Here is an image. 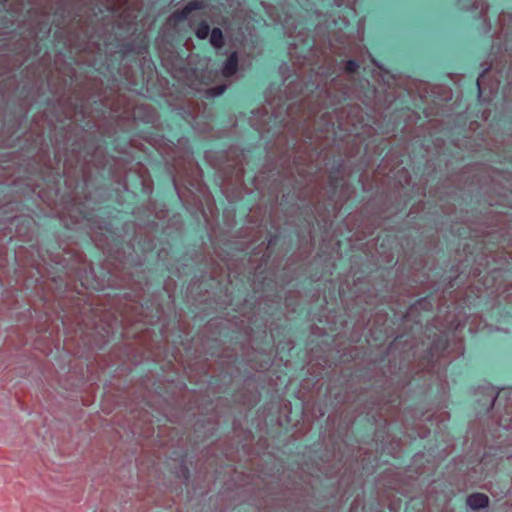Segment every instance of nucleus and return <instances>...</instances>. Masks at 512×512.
I'll use <instances>...</instances> for the list:
<instances>
[{"instance_id": "obj_1", "label": "nucleus", "mask_w": 512, "mask_h": 512, "mask_svg": "<svg viewBox=\"0 0 512 512\" xmlns=\"http://www.w3.org/2000/svg\"><path fill=\"white\" fill-rule=\"evenodd\" d=\"M488 503V497L482 493H475L467 498V504L469 505V507L475 510L487 507Z\"/></svg>"}, {"instance_id": "obj_2", "label": "nucleus", "mask_w": 512, "mask_h": 512, "mask_svg": "<svg viewBox=\"0 0 512 512\" xmlns=\"http://www.w3.org/2000/svg\"><path fill=\"white\" fill-rule=\"evenodd\" d=\"M237 69V55L233 53L229 56L227 62L223 67V75L231 76L236 72Z\"/></svg>"}, {"instance_id": "obj_3", "label": "nucleus", "mask_w": 512, "mask_h": 512, "mask_svg": "<svg viewBox=\"0 0 512 512\" xmlns=\"http://www.w3.org/2000/svg\"><path fill=\"white\" fill-rule=\"evenodd\" d=\"M210 42L215 48H220L223 44L222 32L220 29L215 28L210 35Z\"/></svg>"}, {"instance_id": "obj_4", "label": "nucleus", "mask_w": 512, "mask_h": 512, "mask_svg": "<svg viewBox=\"0 0 512 512\" xmlns=\"http://www.w3.org/2000/svg\"><path fill=\"white\" fill-rule=\"evenodd\" d=\"M209 26L205 23H202L199 25V27L196 30V35L200 39H205L209 34Z\"/></svg>"}, {"instance_id": "obj_5", "label": "nucleus", "mask_w": 512, "mask_h": 512, "mask_svg": "<svg viewBox=\"0 0 512 512\" xmlns=\"http://www.w3.org/2000/svg\"><path fill=\"white\" fill-rule=\"evenodd\" d=\"M200 8V5L197 3V2H190L182 11V15L181 17L182 18H185L187 17V15L192 11V10H195V9H198Z\"/></svg>"}, {"instance_id": "obj_6", "label": "nucleus", "mask_w": 512, "mask_h": 512, "mask_svg": "<svg viewBox=\"0 0 512 512\" xmlns=\"http://www.w3.org/2000/svg\"><path fill=\"white\" fill-rule=\"evenodd\" d=\"M356 67H357V64L354 61H349L347 63V69L349 71H354L356 69Z\"/></svg>"}, {"instance_id": "obj_7", "label": "nucleus", "mask_w": 512, "mask_h": 512, "mask_svg": "<svg viewBox=\"0 0 512 512\" xmlns=\"http://www.w3.org/2000/svg\"><path fill=\"white\" fill-rule=\"evenodd\" d=\"M223 90H224V89H223V88H221V89L216 93V95H220V94L223 92Z\"/></svg>"}]
</instances>
